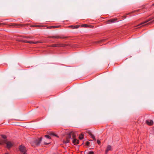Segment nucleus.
<instances>
[{
    "mask_svg": "<svg viewBox=\"0 0 154 154\" xmlns=\"http://www.w3.org/2000/svg\"><path fill=\"white\" fill-rule=\"evenodd\" d=\"M45 137L48 139H50L51 138L48 135H45Z\"/></svg>",
    "mask_w": 154,
    "mask_h": 154,
    "instance_id": "aec40b11",
    "label": "nucleus"
},
{
    "mask_svg": "<svg viewBox=\"0 0 154 154\" xmlns=\"http://www.w3.org/2000/svg\"><path fill=\"white\" fill-rule=\"evenodd\" d=\"M87 133H88V134H89L90 135V133H91V132L90 131H87Z\"/></svg>",
    "mask_w": 154,
    "mask_h": 154,
    "instance_id": "cd10ccee",
    "label": "nucleus"
},
{
    "mask_svg": "<svg viewBox=\"0 0 154 154\" xmlns=\"http://www.w3.org/2000/svg\"><path fill=\"white\" fill-rule=\"evenodd\" d=\"M49 38H61V37L60 36H50L49 37Z\"/></svg>",
    "mask_w": 154,
    "mask_h": 154,
    "instance_id": "a211bd4d",
    "label": "nucleus"
},
{
    "mask_svg": "<svg viewBox=\"0 0 154 154\" xmlns=\"http://www.w3.org/2000/svg\"><path fill=\"white\" fill-rule=\"evenodd\" d=\"M151 20H152L151 19H149L146 20V21H144V22L141 23L139 25H138L137 26H140V25H142V24L146 23H147V22L150 21Z\"/></svg>",
    "mask_w": 154,
    "mask_h": 154,
    "instance_id": "f8f14e48",
    "label": "nucleus"
},
{
    "mask_svg": "<svg viewBox=\"0 0 154 154\" xmlns=\"http://www.w3.org/2000/svg\"><path fill=\"white\" fill-rule=\"evenodd\" d=\"M70 133L71 136H72L73 138H75L76 136V132L72 131L70 132Z\"/></svg>",
    "mask_w": 154,
    "mask_h": 154,
    "instance_id": "6e6552de",
    "label": "nucleus"
},
{
    "mask_svg": "<svg viewBox=\"0 0 154 154\" xmlns=\"http://www.w3.org/2000/svg\"><path fill=\"white\" fill-rule=\"evenodd\" d=\"M42 140V137H41L40 138H38L35 140L34 143L37 146H39Z\"/></svg>",
    "mask_w": 154,
    "mask_h": 154,
    "instance_id": "7ed1b4c3",
    "label": "nucleus"
},
{
    "mask_svg": "<svg viewBox=\"0 0 154 154\" xmlns=\"http://www.w3.org/2000/svg\"><path fill=\"white\" fill-rule=\"evenodd\" d=\"M82 27H88V25L86 24H83L82 25Z\"/></svg>",
    "mask_w": 154,
    "mask_h": 154,
    "instance_id": "b1692460",
    "label": "nucleus"
},
{
    "mask_svg": "<svg viewBox=\"0 0 154 154\" xmlns=\"http://www.w3.org/2000/svg\"><path fill=\"white\" fill-rule=\"evenodd\" d=\"M23 42H25V43H33V44H37L38 43H40V42L37 41L35 42H32V41H29L26 40L24 41H23Z\"/></svg>",
    "mask_w": 154,
    "mask_h": 154,
    "instance_id": "1a4fd4ad",
    "label": "nucleus"
},
{
    "mask_svg": "<svg viewBox=\"0 0 154 154\" xmlns=\"http://www.w3.org/2000/svg\"><path fill=\"white\" fill-rule=\"evenodd\" d=\"M123 17H124L125 18H126V16H123Z\"/></svg>",
    "mask_w": 154,
    "mask_h": 154,
    "instance_id": "2f4dec72",
    "label": "nucleus"
},
{
    "mask_svg": "<svg viewBox=\"0 0 154 154\" xmlns=\"http://www.w3.org/2000/svg\"><path fill=\"white\" fill-rule=\"evenodd\" d=\"M79 141L75 138H74L72 141V143L74 145H77L79 143Z\"/></svg>",
    "mask_w": 154,
    "mask_h": 154,
    "instance_id": "423d86ee",
    "label": "nucleus"
},
{
    "mask_svg": "<svg viewBox=\"0 0 154 154\" xmlns=\"http://www.w3.org/2000/svg\"><path fill=\"white\" fill-rule=\"evenodd\" d=\"M50 134H51L52 135H53V136H57V134L53 132H52V133H51Z\"/></svg>",
    "mask_w": 154,
    "mask_h": 154,
    "instance_id": "412c9836",
    "label": "nucleus"
},
{
    "mask_svg": "<svg viewBox=\"0 0 154 154\" xmlns=\"http://www.w3.org/2000/svg\"><path fill=\"white\" fill-rule=\"evenodd\" d=\"M117 20V19H111V20H108L107 21V22L108 23H109V22L113 23V22H114L115 21Z\"/></svg>",
    "mask_w": 154,
    "mask_h": 154,
    "instance_id": "ddd939ff",
    "label": "nucleus"
},
{
    "mask_svg": "<svg viewBox=\"0 0 154 154\" xmlns=\"http://www.w3.org/2000/svg\"><path fill=\"white\" fill-rule=\"evenodd\" d=\"M4 24H3V23H0V25H4Z\"/></svg>",
    "mask_w": 154,
    "mask_h": 154,
    "instance_id": "7c9ffc66",
    "label": "nucleus"
},
{
    "mask_svg": "<svg viewBox=\"0 0 154 154\" xmlns=\"http://www.w3.org/2000/svg\"><path fill=\"white\" fill-rule=\"evenodd\" d=\"M112 149L111 146L110 145H108L107 147L106 150V151H108L110 150H112Z\"/></svg>",
    "mask_w": 154,
    "mask_h": 154,
    "instance_id": "9b49d317",
    "label": "nucleus"
},
{
    "mask_svg": "<svg viewBox=\"0 0 154 154\" xmlns=\"http://www.w3.org/2000/svg\"><path fill=\"white\" fill-rule=\"evenodd\" d=\"M35 26V27H40V26H38V25H36V26Z\"/></svg>",
    "mask_w": 154,
    "mask_h": 154,
    "instance_id": "c85d7f7f",
    "label": "nucleus"
},
{
    "mask_svg": "<svg viewBox=\"0 0 154 154\" xmlns=\"http://www.w3.org/2000/svg\"><path fill=\"white\" fill-rule=\"evenodd\" d=\"M90 144V142L88 141L86 142V145L87 146H88Z\"/></svg>",
    "mask_w": 154,
    "mask_h": 154,
    "instance_id": "5701e85b",
    "label": "nucleus"
},
{
    "mask_svg": "<svg viewBox=\"0 0 154 154\" xmlns=\"http://www.w3.org/2000/svg\"><path fill=\"white\" fill-rule=\"evenodd\" d=\"M132 11L131 12V13H129L128 14H130L131 13H133L134 12H135L136 11Z\"/></svg>",
    "mask_w": 154,
    "mask_h": 154,
    "instance_id": "bb28decb",
    "label": "nucleus"
},
{
    "mask_svg": "<svg viewBox=\"0 0 154 154\" xmlns=\"http://www.w3.org/2000/svg\"><path fill=\"white\" fill-rule=\"evenodd\" d=\"M7 140H2L0 139V144L2 145L5 143Z\"/></svg>",
    "mask_w": 154,
    "mask_h": 154,
    "instance_id": "0eeeda50",
    "label": "nucleus"
},
{
    "mask_svg": "<svg viewBox=\"0 0 154 154\" xmlns=\"http://www.w3.org/2000/svg\"><path fill=\"white\" fill-rule=\"evenodd\" d=\"M146 123L149 125H152L153 124V122L152 120H147L146 121Z\"/></svg>",
    "mask_w": 154,
    "mask_h": 154,
    "instance_id": "39448f33",
    "label": "nucleus"
},
{
    "mask_svg": "<svg viewBox=\"0 0 154 154\" xmlns=\"http://www.w3.org/2000/svg\"><path fill=\"white\" fill-rule=\"evenodd\" d=\"M25 38L29 39H32L33 38V37H26Z\"/></svg>",
    "mask_w": 154,
    "mask_h": 154,
    "instance_id": "4be33fe9",
    "label": "nucleus"
},
{
    "mask_svg": "<svg viewBox=\"0 0 154 154\" xmlns=\"http://www.w3.org/2000/svg\"><path fill=\"white\" fill-rule=\"evenodd\" d=\"M23 154H27L26 152V153H23Z\"/></svg>",
    "mask_w": 154,
    "mask_h": 154,
    "instance_id": "e433bc0d",
    "label": "nucleus"
},
{
    "mask_svg": "<svg viewBox=\"0 0 154 154\" xmlns=\"http://www.w3.org/2000/svg\"><path fill=\"white\" fill-rule=\"evenodd\" d=\"M19 149L20 151L21 152H23V154L24 153H26L27 151L26 148L24 146L22 145L20 146Z\"/></svg>",
    "mask_w": 154,
    "mask_h": 154,
    "instance_id": "f257e3e1",
    "label": "nucleus"
},
{
    "mask_svg": "<svg viewBox=\"0 0 154 154\" xmlns=\"http://www.w3.org/2000/svg\"><path fill=\"white\" fill-rule=\"evenodd\" d=\"M45 143V144H48V143Z\"/></svg>",
    "mask_w": 154,
    "mask_h": 154,
    "instance_id": "72a5a7b5",
    "label": "nucleus"
},
{
    "mask_svg": "<svg viewBox=\"0 0 154 154\" xmlns=\"http://www.w3.org/2000/svg\"><path fill=\"white\" fill-rule=\"evenodd\" d=\"M60 26H49L48 27V28H49V29H51V28H58V27H60Z\"/></svg>",
    "mask_w": 154,
    "mask_h": 154,
    "instance_id": "dca6fc26",
    "label": "nucleus"
},
{
    "mask_svg": "<svg viewBox=\"0 0 154 154\" xmlns=\"http://www.w3.org/2000/svg\"><path fill=\"white\" fill-rule=\"evenodd\" d=\"M79 138L80 140H82L84 138V135L83 134H81L79 136Z\"/></svg>",
    "mask_w": 154,
    "mask_h": 154,
    "instance_id": "f3484780",
    "label": "nucleus"
},
{
    "mask_svg": "<svg viewBox=\"0 0 154 154\" xmlns=\"http://www.w3.org/2000/svg\"><path fill=\"white\" fill-rule=\"evenodd\" d=\"M5 143L6 144L7 147L8 149L10 148L13 146L14 144L13 142H12L10 141H6V142Z\"/></svg>",
    "mask_w": 154,
    "mask_h": 154,
    "instance_id": "f03ea898",
    "label": "nucleus"
},
{
    "mask_svg": "<svg viewBox=\"0 0 154 154\" xmlns=\"http://www.w3.org/2000/svg\"><path fill=\"white\" fill-rule=\"evenodd\" d=\"M80 26L79 25H76L75 26L71 25L69 26V27L71 28L72 29H77Z\"/></svg>",
    "mask_w": 154,
    "mask_h": 154,
    "instance_id": "9d476101",
    "label": "nucleus"
},
{
    "mask_svg": "<svg viewBox=\"0 0 154 154\" xmlns=\"http://www.w3.org/2000/svg\"><path fill=\"white\" fill-rule=\"evenodd\" d=\"M1 137H2V138L4 139V140H7V137L6 136V135H1Z\"/></svg>",
    "mask_w": 154,
    "mask_h": 154,
    "instance_id": "6ab92c4d",
    "label": "nucleus"
},
{
    "mask_svg": "<svg viewBox=\"0 0 154 154\" xmlns=\"http://www.w3.org/2000/svg\"><path fill=\"white\" fill-rule=\"evenodd\" d=\"M5 154H9L8 153H5Z\"/></svg>",
    "mask_w": 154,
    "mask_h": 154,
    "instance_id": "c9c22d12",
    "label": "nucleus"
},
{
    "mask_svg": "<svg viewBox=\"0 0 154 154\" xmlns=\"http://www.w3.org/2000/svg\"><path fill=\"white\" fill-rule=\"evenodd\" d=\"M88 154H94V152L92 151H90Z\"/></svg>",
    "mask_w": 154,
    "mask_h": 154,
    "instance_id": "393cba45",
    "label": "nucleus"
},
{
    "mask_svg": "<svg viewBox=\"0 0 154 154\" xmlns=\"http://www.w3.org/2000/svg\"><path fill=\"white\" fill-rule=\"evenodd\" d=\"M16 25H21L20 24H16Z\"/></svg>",
    "mask_w": 154,
    "mask_h": 154,
    "instance_id": "f704fd0d",
    "label": "nucleus"
},
{
    "mask_svg": "<svg viewBox=\"0 0 154 154\" xmlns=\"http://www.w3.org/2000/svg\"><path fill=\"white\" fill-rule=\"evenodd\" d=\"M52 47H59L62 46L60 44H53L51 46Z\"/></svg>",
    "mask_w": 154,
    "mask_h": 154,
    "instance_id": "2eb2a0df",
    "label": "nucleus"
},
{
    "mask_svg": "<svg viewBox=\"0 0 154 154\" xmlns=\"http://www.w3.org/2000/svg\"><path fill=\"white\" fill-rule=\"evenodd\" d=\"M97 143L99 145H100V141L99 140H97Z\"/></svg>",
    "mask_w": 154,
    "mask_h": 154,
    "instance_id": "a878e982",
    "label": "nucleus"
},
{
    "mask_svg": "<svg viewBox=\"0 0 154 154\" xmlns=\"http://www.w3.org/2000/svg\"><path fill=\"white\" fill-rule=\"evenodd\" d=\"M64 140H65V141H66V140H63V141H64Z\"/></svg>",
    "mask_w": 154,
    "mask_h": 154,
    "instance_id": "473e14b6",
    "label": "nucleus"
},
{
    "mask_svg": "<svg viewBox=\"0 0 154 154\" xmlns=\"http://www.w3.org/2000/svg\"><path fill=\"white\" fill-rule=\"evenodd\" d=\"M71 136L69 133L66 137V141H63V143H66L69 142L71 138Z\"/></svg>",
    "mask_w": 154,
    "mask_h": 154,
    "instance_id": "20e7f679",
    "label": "nucleus"
},
{
    "mask_svg": "<svg viewBox=\"0 0 154 154\" xmlns=\"http://www.w3.org/2000/svg\"><path fill=\"white\" fill-rule=\"evenodd\" d=\"M108 151H106V150L105 151V154H107Z\"/></svg>",
    "mask_w": 154,
    "mask_h": 154,
    "instance_id": "c756f323",
    "label": "nucleus"
},
{
    "mask_svg": "<svg viewBox=\"0 0 154 154\" xmlns=\"http://www.w3.org/2000/svg\"><path fill=\"white\" fill-rule=\"evenodd\" d=\"M153 5H154V4Z\"/></svg>",
    "mask_w": 154,
    "mask_h": 154,
    "instance_id": "4c0bfd02",
    "label": "nucleus"
},
{
    "mask_svg": "<svg viewBox=\"0 0 154 154\" xmlns=\"http://www.w3.org/2000/svg\"><path fill=\"white\" fill-rule=\"evenodd\" d=\"M90 135L91 136V137L93 139V140H96V139L94 135L91 133H90Z\"/></svg>",
    "mask_w": 154,
    "mask_h": 154,
    "instance_id": "4468645a",
    "label": "nucleus"
}]
</instances>
